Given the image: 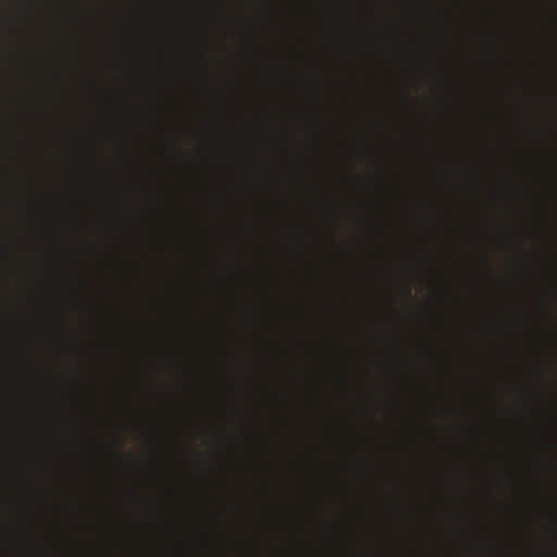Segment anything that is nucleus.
Segmentation results:
<instances>
[{
	"label": "nucleus",
	"instance_id": "1",
	"mask_svg": "<svg viewBox=\"0 0 557 557\" xmlns=\"http://www.w3.org/2000/svg\"><path fill=\"white\" fill-rule=\"evenodd\" d=\"M306 49L300 59L304 64L301 73V88L305 96L301 117L304 122L305 145L301 151V180L305 186L306 207H318L315 199L314 176L318 172L317 144L322 137V124L320 123L319 107L322 102V77L320 69L308 50L310 38L302 36Z\"/></svg>",
	"mask_w": 557,
	"mask_h": 557
},
{
	"label": "nucleus",
	"instance_id": "2",
	"mask_svg": "<svg viewBox=\"0 0 557 557\" xmlns=\"http://www.w3.org/2000/svg\"><path fill=\"white\" fill-rule=\"evenodd\" d=\"M318 247V233L315 227L306 221L299 233V253L304 263L302 287L306 295L301 299L300 321L306 330V336L301 341V346L308 357H317L319 346L315 339L311 337L313 326L312 300L318 289L317 264L313 253Z\"/></svg>",
	"mask_w": 557,
	"mask_h": 557
},
{
	"label": "nucleus",
	"instance_id": "3",
	"mask_svg": "<svg viewBox=\"0 0 557 557\" xmlns=\"http://www.w3.org/2000/svg\"><path fill=\"white\" fill-rule=\"evenodd\" d=\"M320 448L311 441H306V448L302 455L304 472V508L301 529L306 537L301 542V557H318L314 542L307 536L309 530L320 517V495L317 488V479L320 470V463L317 454Z\"/></svg>",
	"mask_w": 557,
	"mask_h": 557
},
{
	"label": "nucleus",
	"instance_id": "4",
	"mask_svg": "<svg viewBox=\"0 0 557 557\" xmlns=\"http://www.w3.org/2000/svg\"><path fill=\"white\" fill-rule=\"evenodd\" d=\"M302 379L306 385V409L308 414L311 416L315 411V396L320 391V382L307 369L302 371Z\"/></svg>",
	"mask_w": 557,
	"mask_h": 557
},
{
	"label": "nucleus",
	"instance_id": "5",
	"mask_svg": "<svg viewBox=\"0 0 557 557\" xmlns=\"http://www.w3.org/2000/svg\"><path fill=\"white\" fill-rule=\"evenodd\" d=\"M301 12L306 22H312L315 16V0H302Z\"/></svg>",
	"mask_w": 557,
	"mask_h": 557
},
{
	"label": "nucleus",
	"instance_id": "6",
	"mask_svg": "<svg viewBox=\"0 0 557 557\" xmlns=\"http://www.w3.org/2000/svg\"><path fill=\"white\" fill-rule=\"evenodd\" d=\"M410 294H411V289H410V288H408V289H407V295L409 296Z\"/></svg>",
	"mask_w": 557,
	"mask_h": 557
}]
</instances>
